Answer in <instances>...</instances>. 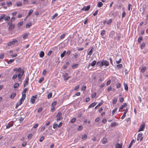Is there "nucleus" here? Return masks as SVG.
Masks as SVG:
<instances>
[{
    "label": "nucleus",
    "instance_id": "obj_1",
    "mask_svg": "<svg viewBox=\"0 0 148 148\" xmlns=\"http://www.w3.org/2000/svg\"><path fill=\"white\" fill-rule=\"evenodd\" d=\"M97 64L99 65L100 66H102L103 65L107 66L109 65V62L106 60H103L101 62H98Z\"/></svg>",
    "mask_w": 148,
    "mask_h": 148
},
{
    "label": "nucleus",
    "instance_id": "obj_2",
    "mask_svg": "<svg viewBox=\"0 0 148 148\" xmlns=\"http://www.w3.org/2000/svg\"><path fill=\"white\" fill-rule=\"evenodd\" d=\"M18 43V41L16 40H13L12 41H10L9 42L7 45L8 46H10L12 45H14L15 44H17Z\"/></svg>",
    "mask_w": 148,
    "mask_h": 148
},
{
    "label": "nucleus",
    "instance_id": "obj_3",
    "mask_svg": "<svg viewBox=\"0 0 148 148\" xmlns=\"http://www.w3.org/2000/svg\"><path fill=\"white\" fill-rule=\"evenodd\" d=\"M62 114V113L60 112H59L58 113L57 115V117L58 118L57 119V121H59L61 120L62 119V117H60Z\"/></svg>",
    "mask_w": 148,
    "mask_h": 148
},
{
    "label": "nucleus",
    "instance_id": "obj_4",
    "mask_svg": "<svg viewBox=\"0 0 148 148\" xmlns=\"http://www.w3.org/2000/svg\"><path fill=\"white\" fill-rule=\"evenodd\" d=\"M12 22L8 23V24L9 26V31L12 30L14 28V25L12 24Z\"/></svg>",
    "mask_w": 148,
    "mask_h": 148
},
{
    "label": "nucleus",
    "instance_id": "obj_5",
    "mask_svg": "<svg viewBox=\"0 0 148 148\" xmlns=\"http://www.w3.org/2000/svg\"><path fill=\"white\" fill-rule=\"evenodd\" d=\"M145 124L144 123H142L140 125V128L138 131V132L140 131L143 130V129L145 128Z\"/></svg>",
    "mask_w": 148,
    "mask_h": 148
},
{
    "label": "nucleus",
    "instance_id": "obj_6",
    "mask_svg": "<svg viewBox=\"0 0 148 148\" xmlns=\"http://www.w3.org/2000/svg\"><path fill=\"white\" fill-rule=\"evenodd\" d=\"M37 95H36V96H33L30 99V102H31L32 103H35V99L37 98Z\"/></svg>",
    "mask_w": 148,
    "mask_h": 148
},
{
    "label": "nucleus",
    "instance_id": "obj_7",
    "mask_svg": "<svg viewBox=\"0 0 148 148\" xmlns=\"http://www.w3.org/2000/svg\"><path fill=\"white\" fill-rule=\"evenodd\" d=\"M24 73V70H22L18 75V78H21L22 75H23V74Z\"/></svg>",
    "mask_w": 148,
    "mask_h": 148
},
{
    "label": "nucleus",
    "instance_id": "obj_8",
    "mask_svg": "<svg viewBox=\"0 0 148 148\" xmlns=\"http://www.w3.org/2000/svg\"><path fill=\"white\" fill-rule=\"evenodd\" d=\"M142 136V134H139L138 135V138H137V140L138 141L140 139V141L142 140L143 138Z\"/></svg>",
    "mask_w": 148,
    "mask_h": 148
},
{
    "label": "nucleus",
    "instance_id": "obj_9",
    "mask_svg": "<svg viewBox=\"0 0 148 148\" xmlns=\"http://www.w3.org/2000/svg\"><path fill=\"white\" fill-rule=\"evenodd\" d=\"M90 8V6L89 5L87 6L86 7V6L84 7L82 9L83 10H85V11L88 10Z\"/></svg>",
    "mask_w": 148,
    "mask_h": 148
},
{
    "label": "nucleus",
    "instance_id": "obj_10",
    "mask_svg": "<svg viewBox=\"0 0 148 148\" xmlns=\"http://www.w3.org/2000/svg\"><path fill=\"white\" fill-rule=\"evenodd\" d=\"M128 111V109L127 108H126V109L125 110V112H124V114L123 116L121 117V119H123L126 116V114Z\"/></svg>",
    "mask_w": 148,
    "mask_h": 148
},
{
    "label": "nucleus",
    "instance_id": "obj_11",
    "mask_svg": "<svg viewBox=\"0 0 148 148\" xmlns=\"http://www.w3.org/2000/svg\"><path fill=\"white\" fill-rule=\"evenodd\" d=\"M96 104V103L95 102L93 103L90 104L88 107V108H90L94 107Z\"/></svg>",
    "mask_w": 148,
    "mask_h": 148
},
{
    "label": "nucleus",
    "instance_id": "obj_12",
    "mask_svg": "<svg viewBox=\"0 0 148 148\" xmlns=\"http://www.w3.org/2000/svg\"><path fill=\"white\" fill-rule=\"evenodd\" d=\"M96 61L95 60L94 61L91 63H90L89 64V66L91 65L92 66H94L96 63Z\"/></svg>",
    "mask_w": 148,
    "mask_h": 148
},
{
    "label": "nucleus",
    "instance_id": "obj_13",
    "mask_svg": "<svg viewBox=\"0 0 148 148\" xmlns=\"http://www.w3.org/2000/svg\"><path fill=\"white\" fill-rule=\"evenodd\" d=\"M122 144L120 145L119 143H117L116 146V148H122Z\"/></svg>",
    "mask_w": 148,
    "mask_h": 148
},
{
    "label": "nucleus",
    "instance_id": "obj_14",
    "mask_svg": "<svg viewBox=\"0 0 148 148\" xmlns=\"http://www.w3.org/2000/svg\"><path fill=\"white\" fill-rule=\"evenodd\" d=\"M4 18L5 21H7L10 20V18L9 16H6Z\"/></svg>",
    "mask_w": 148,
    "mask_h": 148
},
{
    "label": "nucleus",
    "instance_id": "obj_15",
    "mask_svg": "<svg viewBox=\"0 0 148 148\" xmlns=\"http://www.w3.org/2000/svg\"><path fill=\"white\" fill-rule=\"evenodd\" d=\"M44 52L43 51H41L40 53L39 56L40 57H42L44 56Z\"/></svg>",
    "mask_w": 148,
    "mask_h": 148
},
{
    "label": "nucleus",
    "instance_id": "obj_16",
    "mask_svg": "<svg viewBox=\"0 0 148 148\" xmlns=\"http://www.w3.org/2000/svg\"><path fill=\"white\" fill-rule=\"evenodd\" d=\"M123 66V65L121 64H118L116 66V68L118 69H121Z\"/></svg>",
    "mask_w": 148,
    "mask_h": 148
},
{
    "label": "nucleus",
    "instance_id": "obj_17",
    "mask_svg": "<svg viewBox=\"0 0 148 148\" xmlns=\"http://www.w3.org/2000/svg\"><path fill=\"white\" fill-rule=\"evenodd\" d=\"M5 16V14H2L0 16V22L1 21L4 19Z\"/></svg>",
    "mask_w": 148,
    "mask_h": 148
},
{
    "label": "nucleus",
    "instance_id": "obj_18",
    "mask_svg": "<svg viewBox=\"0 0 148 148\" xmlns=\"http://www.w3.org/2000/svg\"><path fill=\"white\" fill-rule=\"evenodd\" d=\"M13 125V124L12 123L11 124H8V125H6V129H8L10 128Z\"/></svg>",
    "mask_w": 148,
    "mask_h": 148
},
{
    "label": "nucleus",
    "instance_id": "obj_19",
    "mask_svg": "<svg viewBox=\"0 0 148 148\" xmlns=\"http://www.w3.org/2000/svg\"><path fill=\"white\" fill-rule=\"evenodd\" d=\"M66 51H63V52L61 54L60 56L61 58H63L65 54L66 53Z\"/></svg>",
    "mask_w": 148,
    "mask_h": 148
},
{
    "label": "nucleus",
    "instance_id": "obj_20",
    "mask_svg": "<svg viewBox=\"0 0 148 148\" xmlns=\"http://www.w3.org/2000/svg\"><path fill=\"white\" fill-rule=\"evenodd\" d=\"M118 123L116 122L112 123L111 124V127H114Z\"/></svg>",
    "mask_w": 148,
    "mask_h": 148
},
{
    "label": "nucleus",
    "instance_id": "obj_21",
    "mask_svg": "<svg viewBox=\"0 0 148 148\" xmlns=\"http://www.w3.org/2000/svg\"><path fill=\"white\" fill-rule=\"evenodd\" d=\"M143 40V38L141 37H139L138 39V41L139 43H140Z\"/></svg>",
    "mask_w": 148,
    "mask_h": 148
},
{
    "label": "nucleus",
    "instance_id": "obj_22",
    "mask_svg": "<svg viewBox=\"0 0 148 148\" xmlns=\"http://www.w3.org/2000/svg\"><path fill=\"white\" fill-rule=\"evenodd\" d=\"M127 106V104H126V103H124L123 104V105L120 108V109H123V108L124 107H125L126 106Z\"/></svg>",
    "mask_w": 148,
    "mask_h": 148
},
{
    "label": "nucleus",
    "instance_id": "obj_23",
    "mask_svg": "<svg viewBox=\"0 0 148 148\" xmlns=\"http://www.w3.org/2000/svg\"><path fill=\"white\" fill-rule=\"evenodd\" d=\"M29 81V77H26L25 82V85H27Z\"/></svg>",
    "mask_w": 148,
    "mask_h": 148
},
{
    "label": "nucleus",
    "instance_id": "obj_24",
    "mask_svg": "<svg viewBox=\"0 0 148 148\" xmlns=\"http://www.w3.org/2000/svg\"><path fill=\"white\" fill-rule=\"evenodd\" d=\"M16 94L15 93H13L11 95L10 98L12 99H13L16 96Z\"/></svg>",
    "mask_w": 148,
    "mask_h": 148
},
{
    "label": "nucleus",
    "instance_id": "obj_25",
    "mask_svg": "<svg viewBox=\"0 0 148 148\" xmlns=\"http://www.w3.org/2000/svg\"><path fill=\"white\" fill-rule=\"evenodd\" d=\"M97 5L98 7H101L103 5V4L101 2H99L98 3Z\"/></svg>",
    "mask_w": 148,
    "mask_h": 148
},
{
    "label": "nucleus",
    "instance_id": "obj_26",
    "mask_svg": "<svg viewBox=\"0 0 148 148\" xmlns=\"http://www.w3.org/2000/svg\"><path fill=\"white\" fill-rule=\"evenodd\" d=\"M27 33H25L23 35V37L24 39L26 38L27 36Z\"/></svg>",
    "mask_w": 148,
    "mask_h": 148
},
{
    "label": "nucleus",
    "instance_id": "obj_27",
    "mask_svg": "<svg viewBox=\"0 0 148 148\" xmlns=\"http://www.w3.org/2000/svg\"><path fill=\"white\" fill-rule=\"evenodd\" d=\"M58 124H56V123H54L53 124V128L54 129H56V128L58 127Z\"/></svg>",
    "mask_w": 148,
    "mask_h": 148
},
{
    "label": "nucleus",
    "instance_id": "obj_28",
    "mask_svg": "<svg viewBox=\"0 0 148 148\" xmlns=\"http://www.w3.org/2000/svg\"><path fill=\"white\" fill-rule=\"evenodd\" d=\"M146 69V67L145 66L143 67L142 68L141 71V72H142L143 73H144Z\"/></svg>",
    "mask_w": 148,
    "mask_h": 148
},
{
    "label": "nucleus",
    "instance_id": "obj_29",
    "mask_svg": "<svg viewBox=\"0 0 148 148\" xmlns=\"http://www.w3.org/2000/svg\"><path fill=\"white\" fill-rule=\"evenodd\" d=\"M32 25V24L31 23H27L26 25V27L27 28H29L30 26H31Z\"/></svg>",
    "mask_w": 148,
    "mask_h": 148
},
{
    "label": "nucleus",
    "instance_id": "obj_30",
    "mask_svg": "<svg viewBox=\"0 0 148 148\" xmlns=\"http://www.w3.org/2000/svg\"><path fill=\"white\" fill-rule=\"evenodd\" d=\"M78 66V64H74L73 65H72V67L73 69H75V68H76Z\"/></svg>",
    "mask_w": 148,
    "mask_h": 148
},
{
    "label": "nucleus",
    "instance_id": "obj_31",
    "mask_svg": "<svg viewBox=\"0 0 148 148\" xmlns=\"http://www.w3.org/2000/svg\"><path fill=\"white\" fill-rule=\"evenodd\" d=\"M117 101V99L116 98V97L114 98V100L113 101V103L115 104Z\"/></svg>",
    "mask_w": 148,
    "mask_h": 148
},
{
    "label": "nucleus",
    "instance_id": "obj_32",
    "mask_svg": "<svg viewBox=\"0 0 148 148\" xmlns=\"http://www.w3.org/2000/svg\"><path fill=\"white\" fill-rule=\"evenodd\" d=\"M33 12V10L32 9H31L30 10L29 12L28 13V16H29L30 14L32 13Z\"/></svg>",
    "mask_w": 148,
    "mask_h": 148
},
{
    "label": "nucleus",
    "instance_id": "obj_33",
    "mask_svg": "<svg viewBox=\"0 0 148 148\" xmlns=\"http://www.w3.org/2000/svg\"><path fill=\"white\" fill-rule=\"evenodd\" d=\"M14 61V59H10V60L8 62V63L9 64H11L12 62H13Z\"/></svg>",
    "mask_w": 148,
    "mask_h": 148
},
{
    "label": "nucleus",
    "instance_id": "obj_34",
    "mask_svg": "<svg viewBox=\"0 0 148 148\" xmlns=\"http://www.w3.org/2000/svg\"><path fill=\"white\" fill-rule=\"evenodd\" d=\"M124 87H125V89L126 90H128V88L127 85V84H125L124 83Z\"/></svg>",
    "mask_w": 148,
    "mask_h": 148
},
{
    "label": "nucleus",
    "instance_id": "obj_35",
    "mask_svg": "<svg viewBox=\"0 0 148 148\" xmlns=\"http://www.w3.org/2000/svg\"><path fill=\"white\" fill-rule=\"evenodd\" d=\"M33 135L32 134H29L27 136L28 139H30L32 137Z\"/></svg>",
    "mask_w": 148,
    "mask_h": 148
},
{
    "label": "nucleus",
    "instance_id": "obj_36",
    "mask_svg": "<svg viewBox=\"0 0 148 148\" xmlns=\"http://www.w3.org/2000/svg\"><path fill=\"white\" fill-rule=\"evenodd\" d=\"M107 139L106 138H104L102 141V143L103 144H105L106 143Z\"/></svg>",
    "mask_w": 148,
    "mask_h": 148
},
{
    "label": "nucleus",
    "instance_id": "obj_37",
    "mask_svg": "<svg viewBox=\"0 0 148 148\" xmlns=\"http://www.w3.org/2000/svg\"><path fill=\"white\" fill-rule=\"evenodd\" d=\"M52 96V93L50 92L48 95L47 98L48 99L50 98Z\"/></svg>",
    "mask_w": 148,
    "mask_h": 148
},
{
    "label": "nucleus",
    "instance_id": "obj_38",
    "mask_svg": "<svg viewBox=\"0 0 148 148\" xmlns=\"http://www.w3.org/2000/svg\"><path fill=\"white\" fill-rule=\"evenodd\" d=\"M44 80V78L43 77H42L40 78L39 81V82L40 83H41Z\"/></svg>",
    "mask_w": 148,
    "mask_h": 148
},
{
    "label": "nucleus",
    "instance_id": "obj_39",
    "mask_svg": "<svg viewBox=\"0 0 148 148\" xmlns=\"http://www.w3.org/2000/svg\"><path fill=\"white\" fill-rule=\"evenodd\" d=\"M19 86V84L18 83L15 84L14 86V88H17Z\"/></svg>",
    "mask_w": 148,
    "mask_h": 148
},
{
    "label": "nucleus",
    "instance_id": "obj_40",
    "mask_svg": "<svg viewBox=\"0 0 148 148\" xmlns=\"http://www.w3.org/2000/svg\"><path fill=\"white\" fill-rule=\"evenodd\" d=\"M76 119L75 118H73L71 120V122L72 123H73L76 120Z\"/></svg>",
    "mask_w": 148,
    "mask_h": 148
},
{
    "label": "nucleus",
    "instance_id": "obj_41",
    "mask_svg": "<svg viewBox=\"0 0 148 148\" xmlns=\"http://www.w3.org/2000/svg\"><path fill=\"white\" fill-rule=\"evenodd\" d=\"M145 43L144 42H143L140 45V47L142 49L143 48L145 47Z\"/></svg>",
    "mask_w": 148,
    "mask_h": 148
},
{
    "label": "nucleus",
    "instance_id": "obj_42",
    "mask_svg": "<svg viewBox=\"0 0 148 148\" xmlns=\"http://www.w3.org/2000/svg\"><path fill=\"white\" fill-rule=\"evenodd\" d=\"M121 59L120 58L119 59V60H116V62L117 64H119L121 62Z\"/></svg>",
    "mask_w": 148,
    "mask_h": 148
},
{
    "label": "nucleus",
    "instance_id": "obj_43",
    "mask_svg": "<svg viewBox=\"0 0 148 148\" xmlns=\"http://www.w3.org/2000/svg\"><path fill=\"white\" fill-rule=\"evenodd\" d=\"M56 104V102L55 101L52 104L51 106L52 107H54Z\"/></svg>",
    "mask_w": 148,
    "mask_h": 148
},
{
    "label": "nucleus",
    "instance_id": "obj_44",
    "mask_svg": "<svg viewBox=\"0 0 148 148\" xmlns=\"http://www.w3.org/2000/svg\"><path fill=\"white\" fill-rule=\"evenodd\" d=\"M58 16V14L57 13H56L55 14H54V15H53L52 17V19H54L57 16Z\"/></svg>",
    "mask_w": 148,
    "mask_h": 148
},
{
    "label": "nucleus",
    "instance_id": "obj_45",
    "mask_svg": "<svg viewBox=\"0 0 148 148\" xmlns=\"http://www.w3.org/2000/svg\"><path fill=\"white\" fill-rule=\"evenodd\" d=\"M4 57V54L3 53H1L0 54V59H3Z\"/></svg>",
    "mask_w": 148,
    "mask_h": 148
},
{
    "label": "nucleus",
    "instance_id": "obj_46",
    "mask_svg": "<svg viewBox=\"0 0 148 148\" xmlns=\"http://www.w3.org/2000/svg\"><path fill=\"white\" fill-rule=\"evenodd\" d=\"M96 95V92H94L93 93L92 95V98H94L95 97V96Z\"/></svg>",
    "mask_w": 148,
    "mask_h": 148
},
{
    "label": "nucleus",
    "instance_id": "obj_47",
    "mask_svg": "<svg viewBox=\"0 0 148 148\" xmlns=\"http://www.w3.org/2000/svg\"><path fill=\"white\" fill-rule=\"evenodd\" d=\"M79 88V86L77 85L75 87L74 90H77Z\"/></svg>",
    "mask_w": 148,
    "mask_h": 148
},
{
    "label": "nucleus",
    "instance_id": "obj_48",
    "mask_svg": "<svg viewBox=\"0 0 148 148\" xmlns=\"http://www.w3.org/2000/svg\"><path fill=\"white\" fill-rule=\"evenodd\" d=\"M17 76L18 75L17 74L14 75L12 77V79H15L17 77Z\"/></svg>",
    "mask_w": 148,
    "mask_h": 148
},
{
    "label": "nucleus",
    "instance_id": "obj_49",
    "mask_svg": "<svg viewBox=\"0 0 148 148\" xmlns=\"http://www.w3.org/2000/svg\"><path fill=\"white\" fill-rule=\"evenodd\" d=\"M117 110V108H115L114 110H113L112 111V114L113 115L115 113V112Z\"/></svg>",
    "mask_w": 148,
    "mask_h": 148
},
{
    "label": "nucleus",
    "instance_id": "obj_50",
    "mask_svg": "<svg viewBox=\"0 0 148 148\" xmlns=\"http://www.w3.org/2000/svg\"><path fill=\"white\" fill-rule=\"evenodd\" d=\"M119 101L120 102H123L124 101L123 98L121 97L120 98Z\"/></svg>",
    "mask_w": 148,
    "mask_h": 148
},
{
    "label": "nucleus",
    "instance_id": "obj_51",
    "mask_svg": "<svg viewBox=\"0 0 148 148\" xmlns=\"http://www.w3.org/2000/svg\"><path fill=\"white\" fill-rule=\"evenodd\" d=\"M92 49H91L90 50V51H89L88 53V54L90 56L91 55L92 53Z\"/></svg>",
    "mask_w": 148,
    "mask_h": 148
},
{
    "label": "nucleus",
    "instance_id": "obj_52",
    "mask_svg": "<svg viewBox=\"0 0 148 148\" xmlns=\"http://www.w3.org/2000/svg\"><path fill=\"white\" fill-rule=\"evenodd\" d=\"M112 22V20L111 19H110L109 21H108L107 22V23L108 24H110Z\"/></svg>",
    "mask_w": 148,
    "mask_h": 148
},
{
    "label": "nucleus",
    "instance_id": "obj_53",
    "mask_svg": "<svg viewBox=\"0 0 148 148\" xmlns=\"http://www.w3.org/2000/svg\"><path fill=\"white\" fill-rule=\"evenodd\" d=\"M44 139V137L42 136V137H41L40 139V140H39L41 142H42L43 140Z\"/></svg>",
    "mask_w": 148,
    "mask_h": 148
},
{
    "label": "nucleus",
    "instance_id": "obj_54",
    "mask_svg": "<svg viewBox=\"0 0 148 148\" xmlns=\"http://www.w3.org/2000/svg\"><path fill=\"white\" fill-rule=\"evenodd\" d=\"M47 72V71L46 69L44 70L42 73L43 75H45L46 74Z\"/></svg>",
    "mask_w": 148,
    "mask_h": 148
},
{
    "label": "nucleus",
    "instance_id": "obj_55",
    "mask_svg": "<svg viewBox=\"0 0 148 148\" xmlns=\"http://www.w3.org/2000/svg\"><path fill=\"white\" fill-rule=\"evenodd\" d=\"M87 138V136L86 135H84L82 137V138L83 139H86Z\"/></svg>",
    "mask_w": 148,
    "mask_h": 148
},
{
    "label": "nucleus",
    "instance_id": "obj_56",
    "mask_svg": "<svg viewBox=\"0 0 148 148\" xmlns=\"http://www.w3.org/2000/svg\"><path fill=\"white\" fill-rule=\"evenodd\" d=\"M83 128V127L82 126H79L78 128L79 130H81Z\"/></svg>",
    "mask_w": 148,
    "mask_h": 148
},
{
    "label": "nucleus",
    "instance_id": "obj_57",
    "mask_svg": "<svg viewBox=\"0 0 148 148\" xmlns=\"http://www.w3.org/2000/svg\"><path fill=\"white\" fill-rule=\"evenodd\" d=\"M105 30H103L101 32V35L102 36H103L105 34Z\"/></svg>",
    "mask_w": 148,
    "mask_h": 148
},
{
    "label": "nucleus",
    "instance_id": "obj_58",
    "mask_svg": "<svg viewBox=\"0 0 148 148\" xmlns=\"http://www.w3.org/2000/svg\"><path fill=\"white\" fill-rule=\"evenodd\" d=\"M111 82V80H108L107 82V85H109Z\"/></svg>",
    "mask_w": 148,
    "mask_h": 148
},
{
    "label": "nucleus",
    "instance_id": "obj_59",
    "mask_svg": "<svg viewBox=\"0 0 148 148\" xmlns=\"http://www.w3.org/2000/svg\"><path fill=\"white\" fill-rule=\"evenodd\" d=\"M38 126V124H36L34 125V126L33 127V128H37Z\"/></svg>",
    "mask_w": 148,
    "mask_h": 148
},
{
    "label": "nucleus",
    "instance_id": "obj_60",
    "mask_svg": "<svg viewBox=\"0 0 148 148\" xmlns=\"http://www.w3.org/2000/svg\"><path fill=\"white\" fill-rule=\"evenodd\" d=\"M98 10H97L95 13H94V14H93V15L94 16H95L98 13Z\"/></svg>",
    "mask_w": 148,
    "mask_h": 148
},
{
    "label": "nucleus",
    "instance_id": "obj_61",
    "mask_svg": "<svg viewBox=\"0 0 148 148\" xmlns=\"http://www.w3.org/2000/svg\"><path fill=\"white\" fill-rule=\"evenodd\" d=\"M65 36V35L64 34H63L60 37L61 39H63L64 37Z\"/></svg>",
    "mask_w": 148,
    "mask_h": 148
},
{
    "label": "nucleus",
    "instance_id": "obj_62",
    "mask_svg": "<svg viewBox=\"0 0 148 148\" xmlns=\"http://www.w3.org/2000/svg\"><path fill=\"white\" fill-rule=\"evenodd\" d=\"M52 53V51H50L47 53V55L48 56H50L51 55V53Z\"/></svg>",
    "mask_w": 148,
    "mask_h": 148
},
{
    "label": "nucleus",
    "instance_id": "obj_63",
    "mask_svg": "<svg viewBox=\"0 0 148 148\" xmlns=\"http://www.w3.org/2000/svg\"><path fill=\"white\" fill-rule=\"evenodd\" d=\"M42 110V108H40L38 110V112H40Z\"/></svg>",
    "mask_w": 148,
    "mask_h": 148
},
{
    "label": "nucleus",
    "instance_id": "obj_64",
    "mask_svg": "<svg viewBox=\"0 0 148 148\" xmlns=\"http://www.w3.org/2000/svg\"><path fill=\"white\" fill-rule=\"evenodd\" d=\"M21 71V69L20 68H19L17 70L16 72L18 73L19 72H20Z\"/></svg>",
    "mask_w": 148,
    "mask_h": 148
}]
</instances>
